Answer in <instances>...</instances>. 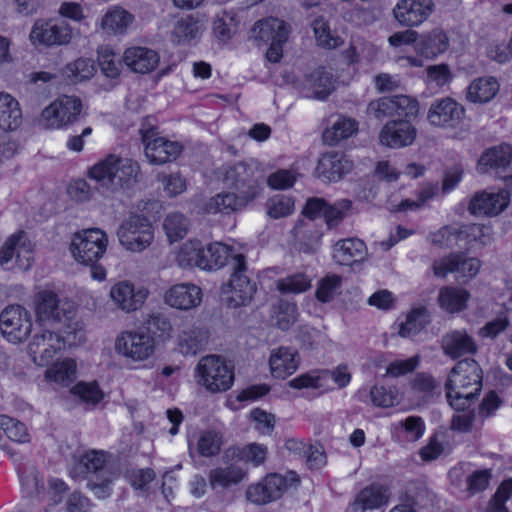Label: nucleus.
Masks as SVG:
<instances>
[{"instance_id": "423d86ee", "label": "nucleus", "mask_w": 512, "mask_h": 512, "mask_svg": "<svg viewBox=\"0 0 512 512\" xmlns=\"http://www.w3.org/2000/svg\"><path fill=\"white\" fill-rule=\"evenodd\" d=\"M258 171L244 162L222 166L218 178L223 184L237 191L242 199L252 201L259 192Z\"/></svg>"}, {"instance_id": "a18cd8bd", "label": "nucleus", "mask_w": 512, "mask_h": 512, "mask_svg": "<svg viewBox=\"0 0 512 512\" xmlns=\"http://www.w3.org/2000/svg\"><path fill=\"white\" fill-rule=\"evenodd\" d=\"M75 378L76 363L69 358L55 362L45 371V379L59 385H69Z\"/></svg>"}, {"instance_id": "f704fd0d", "label": "nucleus", "mask_w": 512, "mask_h": 512, "mask_svg": "<svg viewBox=\"0 0 512 512\" xmlns=\"http://www.w3.org/2000/svg\"><path fill=\"white\" fill-rule=\"evenodd\" d=\"M22 123V111L18 101L10 94L0 92V128L15 130Z\"/></svg>"}, {"instance_id": "5701e85b", "label": "nucleus", "mask_w": 512, "mask_h": 512, "mask_svg": "<svg viewBox=\"0 0 512 512\" xmlns=\"http://www.w3.org/2000/svg\"><path fill=\"white\" fill-rule=\"evenodd\" d=\"M416 135V128L408 120H393L382 128L379 140L389 148H401L411 145Z\"/></svg>"}, {"instance_id": "f8f14e48", "label": "nucleus", "mask_w": 512, "mask_h": 512, "mask_svg": "<svg viewBox=\"0 0 512 512\" xmlns=\"http://www.w3.org/2000/svg\"><path fill=\"white\" fill-rule=\"evenodd\" d=\"M82 111V102L76 96L62 95L41 113V124L46 129H60L74 123Z\"/></svg>"}, {"instance_id": "e433bc0d", "label": "nucleus", "mask_w": 512, "mask_h": 512, "mask_svg": "<svg viewBox=\"0 0 512 512\" xmlns=\"http://www.w3.org/2000/svg\"><path fill=\"white\" fill-rule=\"evenodd\" d=\"M498 90L499 84L494 77H480L468 86L466 97L472 103H486L494 98Z\"/></svg>"}, {"instance_id": "13d9d810", "label": "nucleus", "mask_w": 512, "mask_h": 512, "mask_svg": "<svg viewBox=\"0 0 512 512\" xmlns=\"http://www.w3.org/2000/svg\"><path fill=\"white\" fill-rule=\"evenodd\" d=\"M98 63L101 71L109 78H116L120 74L122 59H118L116 54L108 47H102L98 50Z\"/></svg>"}, {"instance_id": "2f4dec72", "label": "nucleus", "mask_w": 512, "mask_h": 512, "mask_svg": "<svg viewBox=\"0 0 512 512\" xmlns=\"http://www.w3.org/2000/svg\"><path fill=\"white\" fill-rule=\"evenodd\" d=\"M246 477L245 471L237 465L216 467L209 471V485L213 490H226L241 483Z\"/></svg>"}, {"instance_id": "7ed1b4c3", "label": "nucleus", "mask_w": 512, "mask_h": 512, "mask_svg": "<svg viewBox=\"0 0 512 512\" xmlns=\"http://www.w3.org/2000/svg\"><path fill=\"white\" fill-rule=\"evenodd\" d=\"M108 454L102 450L84 453L73 463L70 475L75 479H87V487L99 499H106L111 494L114 473L107 467Z\"/></svg>"}, {"instance_id": "393cba45", "label": "nucleus", "mask_w": 512, "mask_h": 512, "mask_svg": "<svg viewBox=\"0 0 512 512\" xmlns=\"http://www.w3.org/2000/svg\"><path fill=\"white\" fill-rule=\"evenodd\" d=\"M202 300L201 289L191 283H181L170 287L164 295V302L170 307L189 310L197 307Z\"/></svg>"}, {"instance_id": "9b49d317", "label": "nucleus", "mask_w": 512, "mask_h": 512, "mask_svg": "<svg viewBox=\"0 0 512 512\" xmlns=\"http://www.w3.org/2000/svg\"><path fill=\"white\" fill-rule=\"evenodd\" d=\"M115 352L133 362L145 361L155 351V340L146 331L126 330L115 339Z\"/></svg>"}, {"instance_id": "dca6fc26", "label": "nucleus", "mask_w": 512, "mask_h": 512, "mask_svg": "<svg viewBox=\"0 0 512 512\" xmlns=\"http://www.w3.org/2000/svg\"><path fill=\"white\" fill-rule=\"evenodd\" d=\"M141 131L145 144V156L151 164L163 165L176 160L182 153L181 143L164 137H154L155 134L152 130Z\"/></svg>"}, {"instance_id": "4468645a", "label": "nucleus", "mask_w": 512, "mask_h": 512, "mask_svg": "<svg viewBox=\"0 0 512 512\" xmlns=\"http://www.w3.org/2000/svg\"><path fill=\"white\" fill-rule=\"evenodd\" d=\"M31 329V315L24 307L10 305L1 312L0 330L9 342L20 343L26 340Z\"/></svg>"}, {"instance_id": "0e129e2a", "label": "nucleus", "mask_w": 512, "mask_h": 512, "mask_svg": "<svg viewBox=\"0 0 512 512\" xmlns=\"http://www.w3.org/2000/svg\"><path fill=\"white\" fill-rule=\"evenodd\" d=\"M294 210L292 198L278 195L267 202V213L270 217L278 219L290 215Z\"/></svg>"}, {"instance_id": "bb28decb", "label": "nucleus", "mask_w": 512, "mask_h": 512, "mask_svg": "<svg viewBox=\"0 0 512 512\" xmlns=\"http://www.w3.org/2000/svg\"><path fill=\"white\" fill-rule=\"evenodd\" d=\"M299 364V353L290 347H278L270 353L269 367L274 378H287L298 369Z\"/></svg>"}, {"instance_id": "ea45409f", "label": "nucleus", "mask_w": 512, "mask_h": 512, "mask_svg": "<svg viewBox=\"0 0 512 512\" xmlns=\"http://www.w3.org/2000/svg\"><path fill=\"white\" fill-rule=\"evenodd\" d=\"M205 248L198 240L186 241L180 248L177 261L182 268L198 267L204 270L207 266L205 262Z\"/></svg>"}, {"instance_id": "79ce46f5", "label": "nucleus", "mask_w": 512, "mask_h": 512, "mask_svg": "<svg viewBox=\"0 0 512 512\" xmlns=\"http://www.w3.org/2000/svg\"><path fill=\"white\" fill-rule=\"evenodd\" d=\"M21 487L26 496L31 498H41L45 493L43 477L38 469L33 465H24L19 470Z\"/></svg>"}, {"instance_id": "4d7b16f0", "label": "nucleus", "mask_w": 512, "mask_h": 512, "mask_svg": "<svg viewBox=\"0 0 512 512\" xmlns=\"http://www.w3.org/2000/svg\"><path fill=\"white\" fill-rule=\"evenodd\" d=\"M0 429L14 442L27 443L30 440L26 426L7 415H0Z\"/></svg>"}, {"instance_id": "3c124183", "label": "nucleus", "mask_w": 512, "mask_h": 512, "mask_svg": "<svg viewBox=\"0 0 512 512\" xmlns=\"http://www.w3.org/2000/svg\"><path fill=\"white\" fill-rule=\"evenodd\" d=\"M462 240L468 244L486 246L493 240V233L490 226L484 224L461 225Z\"/></svg>"}, {"instance_id": "a19ab883", "label": "nucleus", "mask_w": 512, "mask_h": 512, "mask_svg": "<svg viewBox=\"0 0 512 512\" xmlns=\"http://www.w3.org/2000/svg\"><path fill=\"white\" fill-rule=\"evenodd\" d=\"M134 16L119 6L109 9L101 20V27L113 34H125L133 23Z\"/></svg>"}, {"instance_id": "a878e982", "label": "nucleus", "mask_w": 512, "mask_h": 512, "mask_svg": "<svg viewBox=\"0 0 512 512\" xmlns=\"http://www.w3.org/2000/svg\"><path fill=\"white\" fill-rule=\"evenodd\" d=\"M14 256L19 268L27 270L31 266L32 252L22 232L12 235L3 245L0 250V265L5 266Z\"/></svg>"}, {"instance_id": "b1692460", "label": "nucleus", "mask_w": 512, "mask_h": 512, "mask_svg": "<svg viewBox=\"0 0 512 512\" xmlns=\"http://www.w3.org/2000/svg\"><path fill=\"white\" fill-rule=\"evenodd\" d=\"M353 163L339 152L324 153L318 160L316 176L328 182H336L350 172Z\"/></svg>"}, {"instance_id": "69168bd1", "label": "nucleus", "mask_w": 512, "mask_h": 512, "mask_svg": "<svg viewBox=\"0 0 512 512\" xmlns=\"http://www.w3.org/2000/svg\"><path fill=\"white\" fill-rule=\"evenodd\" d=\"M157 180L162 183L163 189L169 197H175L186 190V180L179 173H160Z\"/></svg>"}, {"instance_id": "1a4fd4ad", "label": "nucleus", "mask_w": 512, "mask_h": 512, "mask_svg": "<svg viewBox=\"0 0 512 512\" xmlns=\"http://www.w3.org/2000/svg\"><path fill=\"white\" fill-rule=\"evenodd\" d=\"M35 314L37 321L54 326L66 323L74 315V307L67 300L60 299L50 290H43L35 295Z\"/></svg>"}, {"instance_id": "2eb2a0df", "label": "nucleus", "mask_w": 512, "mask_h": 512, "mask_svg": "<svg viewBox=\"0 0 512 512\" xmlns=\"http://www.w3.org/2000/svg\"><path fill=\"white\" fill-rule=\"evenodd\" d=\"M480 266L477 258L466 257L461 253H451L435 260L432 269L436 277L445 278L448 273H456L459 281L466 282L478 274Z\"/></svg>"}, {"instance_id": "052dcab7", "label": "nucleus", "mask_w": 512, "mask_h": 512, "mask_svg": "<svg viewBox=\"0 0 512 512\" xmlns=\"http://www.w3.org/2000/svg\"><path fill=\"white\" fill-rule=\"evenodd\" d=\"M311 287V280L302 273L287 276L277 281L281 293H302Z\"/></svg>"}, {"instance_id": "473e14b6", "label": "nucleus", "mask_w": 512, "mask_h": 512, "mask_svg": "<svg viewBox=\"0 0 512 512\" xmlns=\"http://www.w3.org/2000/svg\"><path fill=\"white\" fill-rule=\"evenodd\" d=\"M292 234L300 250L305 253L314 252L322 236L321 232L316 229L314 223L307 219H299L292 229Z\"/></svg>"}, {"instance_id": "864d4df0", "label": "nucleus", "mask_w": 512, "mask_h": 512, "mask_svg": "<svg viewBox=\"0 0 512 512\" xmlns=\"http://www.w3.org/2000/svg\"><path fill=\"white\" fill-rule=\"evenodd\" d=\"M223 445V436L215 430H205L199 435L197 451L203 457H212L219 454Z\"/></svg>"}, {"instance_id": "c85d7f7f", "label": "nucleus", "mask_w": 512, "mask_h": 512, "mask_svg": "<svg viewBox=\"0 0 512 512\" xmlns=\"http://www.w3.org/2000/svg\"><path fill=\"white\" fill-rule=\"evenodd\" d=\"M389 501L387 490L380 484H371L361 489L350 504L352 512L379 509Z\"/></svg>"}, {"instance_id": "6ab92c4d", "label": "nucleus", "mask_w": 512, "mask_h": 512, "mask_svg": "<svg viewBox=\"0 0 512 512\" xmlns=\"http://www.w3.org/2000/svg\"><path fill=\"white\" fill-rule=\"evenodd\" d=\"M433 10V0H399L392 13L400 25L415 27L426 21Z\"/></svg>"}, {"instance_id": "a211bd4d", "label": "nucleus", "mask_w": 512, "mask_h": 512, "mask_svg": "<svg viewBox=\"0 0 512 512\" xmlns=\"http://www.w3.org/2000/svg\"><path fill=\"white\" fill-rule=\"evenodd\" d=\"M65 347V341L59 334L44 330L36 333L29 343V353L35 364L47 366Z\"/></svg>"}, {"instance_id": "680f3d73", "label": "nucleus", "mask_w": 512, "mask_h": 512, "mask_svg": "<svg viewBox=\"0 0 512 512\" xmlns=\"http://www.w3.org/2000/svg\"><path fill=\"white\" fill-rule=\"evenodd\" d=\"M200 33V25L197 20L187 17L179 20L173 30V37L178 43L189 42Z\"/></svg>"}, {"instance_id": "ddd939ff", "label": "nucleus", "mask_w": 512, "mask_h": 512, "mask_svg": "<svg viewBox=\"0 0 512 512\" xmlns=\"http://www.w3.org/2000/svg\"><path fill=\"white\" fill-rule=\"evenodd\" d=\"M72 28L66 21L38 19L32 26L29 40L34 46H62L70 43Z\"/></svg>"}, {"instance_id": "f3484780", "label": "nucleus", "mask_w": 512, "mask_h": 512, "mask_svg": "<svg viewBox=\"0 0 512 512\" xmlns=\"http://www.w3.org/2000/svg\"><path fill=\"white\" fill-rule=\"evenodd\" d=\"M464 107L450 97L435 100L427 113L430 125L443 129L456 128L464 119Z\"/></svg>"}, {"instance_id": "338daca9", "label": "nucleus", "mask_w": 512, "mask_h": 512, "mask_svg": "<svg viewBox=\"0 0 512 512\" xmlns=\"http://www.w3.org/2000/svg\"><path fill=\"white\" fill-rule=\"evenodd\" d=\"M393 104L395 116L414 118L418 115L419 104L414 98L406 95H395L393 96Z\"/></svg>"}, {"instance_id": "603ef678", "label": "nucleus", "mask_w": 512, "mask_h": 512, "mask_svg": "<svg viewBox=\"0 0 512 512\" xmlns=\"http://www.w3.org/2000/svg\"><path fill=\"white\" fill-rule=\"evenodd\" d=\"M342 287V278L336 274H327L319 280L315 292L316 299L322 303L332 301L339 293Z\"/></svg>"}, {"instance_id": "c756f323", "label": "nucleus", "mask_w": 512, "mask_h": 512, "mask_svg": "<svg viewBox=\"0 0 512 512\" xmlns=\"http://www.w3.org/2000/svg\"><path fill=\"white\" fill-rule=\"evenodd\" d=\"M291 27L284 20L269 17L256 22L252 33L256 39L264 42H287Z\"/></svg>"}, {"instance_id": "9d476101", "label": "nucleus", "mask_w": 512, "mask_h": 512, "mask_svg": "<svg viewBox=\"0 0 512 512\" xmlns=\"http://www.w3.org/2000/svg\"><path fill=\"white\" fill-rule=\"evenodd\" d=\"M232 275L226 286L225 293L227 304L231 308H237L250 303L256 291L255 284L246 275L245 257L237 254L231 260Z\"/></svg>"}, {"instance_id": "c9c22d12", "label": "nucleus", "mask_w": 512, "mask_h": 512, "mask_svg": "<svg viewBox=\"0 0 512 512\" xmlns=\"http://www.w3.org/2000/svg\"><path fill=\"white\" fill-rule=\"evenodd\" d=\"M512 159V148L508 144H501L486 150L478 161L480 173H487L490 168H504Z\"/></svg>"}, {"instance_id": "aec40b11", "label": "nucleus", "mask_w": 512, "mask_h": 512, "mask_svg": "<svg viewBox=\"0 0 512 512\" xmlns=\"http://www.w3.org/2000/svg\"><path fill=\"white\" fill-rule=\"evenodd\" d=\"M149 291L145 287H135L129 281H120L110 289V299L120 310L130 313L138 310L146 301Z\"/></svg>"}, {"instance_id": "6e6d98bb", "label": "nucleus", "mask_w": 512, "mask_h": 512, "mask_svg": "<svg viewBox=\"0 0 512 512\" xmlns=\"http://www.w3.org/2000/svg\"><path fill=\"white\" fill-rule=\"evenodd\" d=\"M226 455L231 456H239L241 460L246 462H250L254 466H259L264 463L267 456V448L262 444L251 443L243 447L242 449L238 448H229L226 451Z\"/></svg>"}, {"instance_id": "39448f33", "label": "nucleus", "mask_w": 512, "mask_h": 512, "mask_svg": "<svg viewBox=\"0 0 512 512\" xmlns=\"http://www.w3.org/2000/svg\"><path fill=\"white\" fill-rule=\"evenodd\" d=\"M117 237L127 251L139 253L154 241L153 225L146 216L132 214L119 225Z\"/></svg>"}, {"instance_id": "37998d69", "label": "nucleus", "mask_w": 512, "mask_h": 512, "mask_svg": "<svg viewBox=\"0 0 512 512\" xmlns=\"http://www.w3.org/2000/svg\"><path fill=\"white\" fill-rule=\"evenodd\" d=\"M430 322V314L425 307L412 309L405 322L400 323L398 333L401 337L410 338L416 336Z\"/></svg>"}, {"instance_id": "774afa93", "label": "nucleus", "mask_w": 512, "mask_h": 512, "mask_svg": "<svg viewBox=\"0 0 512 512\" xmlns=\"http://www.w3.org/2000/svg\"><path fill=\"white\" fill-rule=\"evenodd\" d=\"M352 202L348 199H342L333 205H327L324 212V218L327 225L332 228L338 225L351 209Z\"/></svg>"}, {"instance_id": "6e6552de", "label": "nucleus", "mask_w": 512, "mask_h": 512, "mask_svg": "<svg viewBox=\"0 0 512 512\" xmlns=\"http://www.w3.org/2000/svg\"><path fill=\"white\" fill-rule=\"evenodd\" d=\"M300 478L294 471H289L285 476L270 474L261 482L248 487L247 499L255 504L264 505L279 499L290 487H297Z\"/></svg>"}, {"instance_id": "5fc2aeb1", "label": "nucleus", "mask_w": 512, "mask_h": 512, "mask_svg": "<svg viewBox=\"0 0 512 512\" xmlns=\"http://www.w3.org/2000/svg\"><path fill=\"white\" fill-rule=\"evenodd\" d=\"M428 239L435 246L453 247L462 240L461 225L443 226L439 230L430 233Z\"/></svg>"}, {"instance_id": "de8ad7c7", "label": "nucleus", "mask_w": 512, "mask_h": 512, "mask_svg": "<svg viewBox=\"0 0 512 512\" xmlns=\"http://www.w3.org/2000/svg\"><path fill=\"white\" fill-rule=\"evenodd\" d=\"M357 122L351 118L340 117L330 128L323 132V140L328 145H335L347 139L357 131Z\"/></svg>"}, {"instance_id": "f03ea898", "label": "nucleus", "mask_w": 512, "mask_h": 512, "mask_svg": "<svg viewBox=\"0 0 512 512\" xmlns=\"http://www.w3.org/2000/svg\"><path fill=\"white\" fill-rule=\"evenodd\" d=\"M89 175L97 182L103 193H114L138 183L141 169L138 162L111 154L95 164Z\"/></svg>"}, {"instance_id": "09e8293b", "label": "nucleus", "mask_w": 512, "mask_h": 512, "mask_svg": "<svg viewBox=\"0 0 512 512\" xmlns=\"http://www.w3.org/2000/svg\"><path fill=\"white\" fill-rule=\"evenodd\" d=\"M189 227V219L179 212L168 214L163 221V229L171 243L183 239L187 235Z\"/></svg>"}, {"instance_id": "c03bdc74", "label": "nucleus", "mask_w": 512, "mask_h": 512, "mask_svg": "<svg viewBox=\"0 0 512 512\" xmlns=\"http://www.w3.org/2000/svg\"><path fill=\"white\" fill-rule=\"evenodd\" d=\"M207 332L196 326L183 329L179 335V345L184 354L195 355L203 349L207 343Z\"/></svg>"}, {"instance_id": "0eeeda50", "label": "nucleus", "mask_w": 512, "mask_h": 512, "mask_svg": "<svg viewBox=\"0 0 512 512\" xmlns=\"http://www.w3.org/2000/svg\"><path fill=\"white\" fill-rule=\"evenodd\" d=\"M107 246V234L99 228H90L73 236L70 251L78 263L92 265L103 257Z\"/></svg>"}, {"instance_id": "49530a36", "label": "nucleus", "mask_w": 512, "mask_h": 512, "mask_svg": "<svg viewBox=\"0 0 512 512\" xmlns=\"http://www.w3.org/2000/svg\"><path fill=\"white\" fill-rule=\"evenodd\" d=\"M308 83L317 99H325L334 90V77L324 67L315 69L308 77Z\"/></svg>"}, {"instance_id": "f257e3e1", "label": "nucleus", "mask_w": 512, "mask_h": 512, "mask_svg": "<svg viewBox=\"0 0 512 512\" xmlns=\"http://www.w3.org/2000/svg\"><path fill=\"white\" fill-rule=\"evenodd\" d=\"M482 388V370L473 359H463L451 369L445 383L446 397L452 408L464 410Z\"/></svg>"}, {"instance_id": "4be33fe9", "label": "nucleus", "mask_w": 512, "mask_h": 512, "mask_svg": "<svg viewBox=\"0 0 512 512\" xmlns=\"http://www.w3.org/2000/svg\"><path fill=\"white\" fill-rule=\"evenodd\" d=\"M121 59L131 72L148 74L158 67L160 55L150 47L134 45L124 50Z\"/></svg>"}, {"instance_id": "412c9836", "label": "nucleus", "mask_w": 512, "mask_h": 512, "mask_svg": "<svg viewBox=\"0 0 512 512\" xmlns=\"http://www.w3.org/2000/svg\"><path fill=\"white\" fill-rule=\"evenodd\" d=\"M440 347L443 354L453 360L473 355L478 350L475 339L466 329L447 331L440 340Z\"/></svg>"}, {"instance_id": "8fccbe9b", "label": "nucleus", "mask_w": 512, "mask_h": 512, "mask_svg": "<svg viewBox=\"0 0 512 512\" xmlns=\"http://www.w3.org/2000/svg\"><path fill=\"white\" fill-rule=\"evenodd\" d=\"M312 29L317 44L325 49H335L342 45L343 40L332 34L328 21L323 17H317L313 20Z\"/></svg>"}, {"instance_id": "e2e57ef3", "label": "nucleus", "mask_w": 512, "mask_h": 512, "mask_svg": "<svg viewBox=\"0 0 512 512\" xmlns=\"http://www.w3.org/2000/svg\"><path fill=\"white\" fill-rule=\"evenodd\" d=\"M95 71L93 62L90 59L79 58L66 65L64 74L74 81H82L93 76Z\"/></svg>"}, {"instance_id": "cd10ccee", "label": "nucleus", "mask_w": 512, "mask_h": 512, "mask_svg": "<svg viewBox=\"0 0 512 512\" xmlns=\"http://www.w3.org/2000/svg\"><path fill=\"white\" fill-rule=\"evenodd\" d=\"M509 203L506 191L497 193L481 192L475 194L469 204V211L474 215H498Z\"/></svg>"}, {"instance_id": "58836bf2", "label": "nucleus", "mask_w": 512, "mask_h": 512, "mask_svg": "<svg viewBox=\"0 0 512 512\" xmlns=\"http://www.w3.org/2000/svg\"><path fill=\"white\" fill-rule=\"evenodd\" d=\"M249 201L236 193H219L211 197L204 205L206 213H230L245 206Z\"/></svg>"}, {"instance_id": "bf43d9fd", "label": "nucleus", "mask_w": 512, "mask_h": 512, "mask_svg": "<svg viewBox=\"0 0 512 512\" xmlns=\"http://www.w3.org/2000/svg\"><path fill=\"white\" fill-rule=\"evenodd\" d=\"M207 253L209 260L205 259L207 266L204 267V270H216L226 264L231 256V249L221 242H214L207 246Z\"/></svg>"}, {"instance_id": "72a5a7b5", "label": "nucleus", "mask_w": 512, "mask_h": 512, "mask_svg": "<svg viewBox=\"0 0 512 512\" xmlns=\"http://www.w3.org/2000/svg\"><path fill=\"white\" fill-rule=\"evenodd\" d=\"M449 46V40L445 32L441 29L422 35L421 40L416 44L415 50L421 56L427 59H433L444 53Z\"/></svg>"}, {"instance_id": "4c0bfd02", "label": "nucleus", "mask_w": 512, "mask_h": 512, "mask_svg": "<svg viewBox=\"0 0 512 512\" xmlns=\"http://www.w3.org/2000/svg\"><path fill=\"white\" fill-rule=\"evenodd\" d=\"M470 294L467 290L458 287H442L438 294V303L442 309L449 313L460 312L467 307Z\"/></svg>"}, {"instance_id": "7c9ffc66", "label": "nucleus", "mask_w": 512, "mask_h": 512, "mask_svg": "<svg viewBox=\"0 0 512 512\" xmlns=\"http://www.w3.org/2000/svg\"><path fill=\"white\" fill-rule=\"evenodd\" d=\"M367 248L365 243L357 238L338 241L334 245L333 258L340 265H352L365 259Z\"/></svg>"}, {"instance_id": "20e7f679", "label": "nucleus", "mask_w": 512, "mask_h": 512, "mask_svg": "<svg viewBox=\"0 0 512 512\" xmlns=\"http://www.w3.org/2000/svg\"><path fill=\"white\" fill-rule=\"evenodd\" d=\"M196 374L197 382L212 393L227 391L234 381L233 367L217 355L201 358Z\"/></svg>"}]
</instances>
